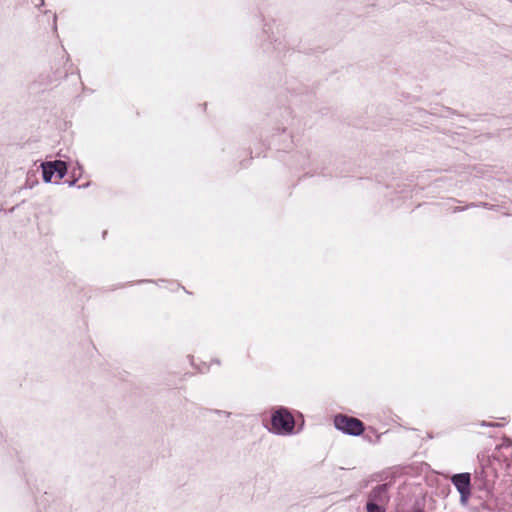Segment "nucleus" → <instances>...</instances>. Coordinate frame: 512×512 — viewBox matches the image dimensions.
Instances as JSON below:
<instances>
[{
  "instance_id": "obj_1",
  "label": "nucleus",
  "mask_w": 512,
  "mask_h": 512,
  "mask_svg": "<svg viewBox=\"0 0 512 512\" xmlns=\"http://www.w3.org/2000/svg\"><path fill=\"white\" fill-rule=\"evenodd\" d=\"M268 430L275 435L294 434L295 419L286 407L280 406L272 412L271 428H268Z\"/></svg>"
},
{
  "instance_id": "obj_2",
  "label": "nucleus",
  "mask_w": 512,
  "mask_h": 512,
  "mask_svg": "<svg viewBox=\"0 0 512 512\" xmlns=\"http://www.w3.org/2000/svg\"><path fill=\"white\" fill-rule=\"evenodd\" d=\"M333 422L337 430L347 435L360 436L365 430L364 423L361 420L345 414H337Z\"/></svg>"
},
{
  "instance_id": "obj_3",
  "label": "nucleus",
  "mask_w": 512,
  "mask_h": 512,
  "mask_svg": "<svg viewBox=\"0 0 512 512\" xmlns=\"http://www.w3.org/2000/svg\"><path fill=\"white\" fill-rule=\"evenodd\" d=\"M41 167L43 180L46 183L53 182V180L55 183H59L68 171L66 162L61 160L44 162L41 164Z\"/></svg>"
},
{
  "instance_id": "obj_4",
  "label": "nucleus",
  "mask_w": 512,
  "mask_h": 512,
  "mask_svg": "<svg viewBox=\"0 0 512 512\" xmlns=\"http://www.w3.org/2000/svg\"><path fill=\"white\" fill-rule=\"evenodd\" d=\"M451 482L460 494V502L465 505L471 496V475L470 473H458L451 477Z\"/></svg>"
},
{
  "instance_id": "obj_5",
  "label": "nucleus",
  "mask_w": 512,
  "mask_h": 512,
  "mask_svg": "<svg viewBox=\"0 0 512 512\" xmlns=\"http://www.w3.org/2000/svg\"><path fill=\"white\" fill-rule=\"evenodd\" d=\"M292 133L288 131V127H277L271 136V141L278 146V149H285L292 143Z\"/></svg>"
},
{
  "instance_id": "obj_6",
  "label": "nucleus",
  "mask_w": 512,
  "mask_h": 512,
  "mask_svg": "<svg viewBox=\"0 0 512 512\" xmlns=\"http://www.w3.org/2000/svg\"><path fill=\"white\" fill-rule=\"evenodd\" d=\"M389 484L384 483L374 487L368 496L367 502H375L376 504H383L388 500Z\"/></svg>"
},
{
  "instance_id": "obj_7",
  "label": "nucleus",
  "mask_w": 512,
  "mask_h": 512,
  "mask_svg": "<svg viewBox=\"0 0 512 512\" xmlns=\"http://www.w3.org/2000/svg\"><path fill=\"white\" fill-rule=\"evenodd\" d=\"M269 44L268 47L265 48V50H269L270 47L273 51L280 54L284 51H286L289 47L288 41L285 36L283 35H277L275 36L272 32V35H268Z\"/></svg>"
},
{
  "instance_id": "obj_8",
  "label": "nucleus",
  "mask_w": 512,
  "mask_h": 512,
  "mask_svg": "<svg viewBox=\"0 0 512 512\" xmlns=\"http://www.w3.org/2000/svg\"><path fill=\"white\" fill-rule=\"evenodd\" d=\"M366 510L367 512H386L385 509L381 506V504H376L375 502H367Z\"/></svg>"
},
{
  "instance_id": "obj_9",
  "label": "nucleus",
  "mask_w": 512,
  "mask_h": 512,
  "mask_svg": "<svg viewBox=\"0 0 512 512\" xmlns=\"http://www.w3.org/2000/svg\"><path fill=\"white\" fill-rule=\"evenodd\" d=\"M310 157H311L310 154H306L305 156L299 155V157L297 159L298 166L301 168H305V167L309 166L311 164Z\"/></svg>"
},
{
  "instance_id": "obj_10",
  "label": "nucleus",
  "mask_w": 512,
  "mask_h": 512,
  "mask_svg": "<svg viewBox=\"0 0 512 512\" xmlns=\"http://www.w3.org/2000/svg\"><path fill=\"white\" fill-rule=\"evenodd\" d=\"M482 427H500L501 424L498 422H487V421H481L478 423Z\"/></svg>"
},
{
  "instance_id": "obj_11",
  "label": "nucleus",
  "mask_w": 512,
  "mask_h": 512,
  "mask_svg": "<svg viewBox=\"0 0 512 512\" xmlns=\"http://www.w3.org/2000/svg\"><path fill=\"white\" fill-rule=\"evenodd\" d=\"M213 412L219 416L230 417L231 413L224 410H213Z\"/></svg>"
},
{
  "instance_id": "obj_12",
  "label": "nucleus",
  "mask_w": 512,
  "mask_h": 512,
  "mask_svg": "<svg viewBox=\"0 0 512 512\" xmlns=\"http://www.w3.org/2000/svg\"><path fill=\"white\" fill-rule=\"evenodd\" d=\"M483 475H485V477H487V476H488V471H487V469H486V468H484V467H482V469H481V472H480V473L476 471L475 478H478V477H480V476L482 477Z\"/></svg>"
},
{
  "instance_id": "obj_13",
  "label": "nucleus",
  "mask_w": 512,
  "mask_h": 512,
  "mask_svg": "<svg viewBox=\"0 0 512 512\" xmlns=\"http://www.w3.org/2000/svg\"><path fill=\"white\" fill-rule=\"evenodd\" d=\"M56 21H57V15L56 14H53V30L56 32L57 31V24H56Z\"/></svg>"
},
{
  "instance_id": "obj_14",
  "label": "nucleus",
  "mask_w": 512,
  "mask_h": 512,
  "mask_svg": "<svg viewBox=\"0 0 512 512\" xmlns=\"http://www.w3.org/2000/svg\"><path fill=\"white\" fill-rule=\"evenodd\" d=\"M270 30H271L270 26L265 25L263 32H264L265 34H268V33L270 32Z\"/></svg>"
},
{
  "instance_id": "obj_15",
  "label": "nucleus",
  "mask_w": 512,
  "mask_h": 512,
  "mask_svg": "<svg viewBox=\"0 0 512 512\" xmlns=\"http://www.w3.org/2000/svg\"><path fill=\"white\" fill-rule=\"evenodd\" d=\"M45 4L44 0H38V4H36L37 7H41Z\"/></svg>"
},
{
  "instance_id": "obj_16",
  "label": "nucleus",
  "mask_w": 512,
  "mask_h": 512,
  "mask_svg": "<svg viewBox=\"0 0 512 512\" xmlns=\"http://www.w3.org/2000/svg\"><path fill=\"white\" fill-rule=\"evenodd\" d=\"M66 75H67V74H66V72H65V73H63V74H59V75H57V76L55 77V79L57 80V79H60V78L66 77Z\"/></svg>"
},
{
  "instance_id": "obj_17",
  "label": "nucleus",
  "mask_w": 512,
  "mask_h": 512,
  "mask_svg": "<svg viewBox=\"0 0 512 512\" xmlns=\"http://www.w3.org/2000/svg\"><path fill=\"white\" fill-rule=\"evenodd\" d=\"M463 210H464V208H462V207H456L454 209V212L463 211Z\"/></svg>"
},
{
  "instance_id": "obj_18",
  "label": "nucleus",
  "mask_w": 512,
  "mask_h": 512,
  "mask_svg": "<svg viewBox=\"0 0 512 512\" xmlns=\"http://www.w3.org/2000/svg\"><path fill=\"white\" fill-rule=\"evenodd\" d=\"M75 182H76V180H73V181H71V182L69 183V185H70V186H72V185H74V184H75Z\"/></svg>"
},
{
  "instance_id": "obj_19",
  "label": "nucleus",
  "mask_w": 512,
  "mask_h": 512,
  "mask_svg": "<svg viewBox=\"0 0 512 512\" xmlns=\"http://www.w3.org/2000/svg\"><path fill=\"white\" fill-rule=\"evenodd\" d=\"M507 441H508V442H505V445H508V444L510 445V444L512 443V441H511V440H507Z\"/></svg>"
},
{
  "instance_id": "obj_20",
  "label": "nucleus",
  "mask_w": 512,
  "mask_h": 512,
  "mask_svg": "<svg viewBox=\"0 0 512 512\" xmlns=\"http://www.w3.org/2000/svg\"><path fill=\"white\" fill-rule=\"evenodd\" d=\"M507 441H508V442H505V445H508V444L510 445V444L512 443V441H511V440H507Z\"/></svg>"
}]
</instances>
